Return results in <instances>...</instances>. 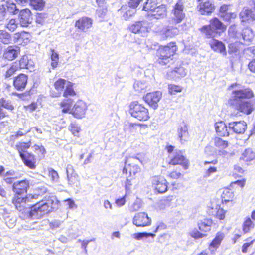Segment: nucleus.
Masks as SVG:
<instances>
[{
  "label": "nucleus",
  "instance_id": "de8ad7c7",
  "mask_svg": "<svg viewBox=\"0 0 255 255\" xmlns=\"http://www.w3.org/2000/svg\"><path fill=\"white\" fill-rule=\"evenodd\" d=\"M51 66L55 68L57 67L59 62V54L53 49L51 50Z\"/></svg>",
  "mask_w": 255,
  "mask_h": 255
},
{
  "label": "nucleus",
  "instance_id": "ddd939ff",
  "mask_svg": "<svg viewBox=\"0 0 255 255\" xmlns=\"http://www.w3.org/2000/svg\"><path fill=\"white\" fill-rule=\"evenodd\" d=\"M162 96L160 91L149 93L144 97V101L154 109L158 107V102Z\"/></svg>",
  "mask_w": 255,
  "mask_h": 255
},
{
  "label": "nucleus",
  "instance_id": "13d9d810",
  "mask_svg": "<svg viewBox=\"0 0 255 255\" xmlns=\"http://www.w3.org/2000/svg\"><path fill=\"white\" fill-rule=\"evenodd\" d=\"M28 57L26 55L23 56L19 61V68L21 69H24L27 68L28 65Z\"/></svg>",
  "mask_w": 255,
  "mask_h": 255
},
{
  "label": "nucleus",
  "instance_id": "ea45409f",
  "mask_svg": "<svg viewBox=\"0 0 255 255\" xmlns=\"http://www.w3.org/2000/svg\"><path fill=\"white\" fill-rule=\"evenodd\" d=\"M224 238V234L221 232H218L215 238L210 243V246L214 248H217L220 244L221 241Z\"/></svg>",
  "mask_w": 255,
  "mask_h": 255
},
{
  "label": "nucleus",
  "instance_id": "f704fd0d",
  "mask_svg": "<svg viewBox=\"0 0 255 255\" xmlns=\"http://www.w3.org/2000/svg\"><path fill=\"white\" fill-rule=\"evenodd\" d=\"M157 6V0H147L144 4L143 10L150 11L151 13Z\"/></svg>",
  "mask_w": 255,
  "mask_h": 255
},
{
  "label": "nucleus",
  "instance_id": "338daca9",
  "mask_svg": "<svg viewBox=\"0 0 255 255\" xmlns=\"http://www.w3.org/2000/svg\"><path fill=\"white\" fill-rule=\"evenodd\" d=\"M141 206L140 200L137 199L134 203L130 206V209L131 211H136L138 210Z\"/></svg>",
  "mask_w": 255,
  "mask_h": 255
},
{
  "label": "nucleus",
  "instance_id": "6ab92c4d",
  "mask_svg": "<svg viewBox=\"0 0 255 255\" xmlns=\"http://www.w3.org/2000/svg\"><path fill=\"white\" fill-rule=\"evenodd\" d=\"M241 22L255 20V6L252 8H244L239 14Z\"/></svg>",
  "mask_w": 255,
  "mask_h": 255
},
{
  "label": "nucleus",
  "instance_id": "864d4df0",
  "mask_svg": "<svg viewBox=\"0 0 255 255\" xmlns=\"http://www.w3.org/2000/svg\"><path fill=\"white\" fill-rule=\"evenodd\" d=\"M172 73L174 75L177 74L178 77H183L186 75L187 71L183 67H179L175 68Z\"/></svg>",
  "mask_w": 255,
  "mask_h": 255
},
{
  "label": "nucleus",
  "instance_id": "f3484780",
  "mask_svg": "<svg viewBox=\"0 0 255 255\" xmlns=\"http://www.w3.org/2000/svg\"><path fill=\"white\" fill-rule=\"evenodd\" d=\"M169 164L173 165H181L186 170L189 166L188 160L183 155L181 151L176 152L174 157L171 159Z\"/></svg>",
  "mask_w": 255,
  "mask_h": 255
},
{
  "label": "nucleus",
  "instance_id": "20e7f679",
  "mask_svg": "<svg viewBox=\"0 0 255 255\" xmlns=\"http://www.w3.org/2000/svg\"><path fill=\"white\" fill-rule=\"evenodd\" d=\"M28 205L31 209L29 212V216L33 219L41 218L44 215L52 211L51 207H49L43 200Z\"/></svg>",
  "mask_w": 255,
  "mask_h": 255
},
{
  "label": "nucleus",
  "instance_id": "4468645a",
  "mask_svg": "<svg viewBox=\"0 0 255 255\" xmlns=\"http://www.w3.org/2000/svg\"><path fill=\"white\" fill-rule=\"evenodd\" d=\"M129 29L132 33L145 36L148 32L147 22L146 21H137L130 26Z\"/></svg>",
  "mask_w": 255,
  "mask_h": 255
},
{
  "label": "nucleus",
  "instance_id": "6e6552de",
  "mask_svg": "<svg viewBox=\"0 0 255 255\" xmlns=\"http://www.w3.org/2000/svg\"><path fill=\"white\" fill-rule=\"evenodd\" d=\"M141 162V160L137 156H132L128 158L125 161V166L123 170L124 173L127 174L129 170L130 176H134L140 171V167L136 164L138 162Z\"/></svg>",
  "mask_w": 255,
  "mask_h": 255
},
{
  "label": "nucleus",
  "instance_id": "052dcab7",
  "mask_svg": "<svg viewBox=\"0 0 255 255\" xmlns=\"http://www.w3.org/2000/svg\"><path fill=\"white\" fill-rule=\"evenodd\" d=\"M190 235L195 239L202 238L206 236V234L200 233L197 229H194L190 232Z\"/></svg>",
  "mask_w": 255,
  "mask_h": 255
},
{
  "label": "nucleus",
  "instance_id": "e433bc0d",
  "mask_svg": "<svg viewBox=\"0 0 255 255\" xmlns=\"http://www.w3.org/2000/svg\"><path fill=\"white\" fill-rule=\"evenodd\" d=\"M255 157L254 153L251 149H247L242 154L240 159L245 161H250L252 160Z\"/></svg>",
  "mask_w": 255,
  "mask_h": 255
},
{
  "label": "nucleus",
  "instance_id": "69168bd1",
  "mask_svg": "<svg viewBox=\"0 0 255 255\" xmlns=\"http://www.w3.org/2000/svg\"><path fill=\"white\" fill-rule=\"evenodd\" d=\"M46 18V14L45 13H37L36 18V22L40 25L43 24Z\"/></svg>",
  "mask_w": 255,
  "mask_h": 255
},
{
  "label": "nucleus",
  "instance_id": "b1692460",
  "mask_svg": "<svg viewBox=\"0 0 255 255\" xmlns=\"http://www.w3.org/2000/svg\"><path fill=\"white\" fill-rule=\"evenodd\" d=\"M28 77L24 74H20L13 81V85L18 90H23L27 83Z\"/></svg>",
  "mask_w": 255,
  "mask_h": 255
},
{
  "label": "nucleus",
  "instance_id": "09e8293b",
  "mask_svg": "<svg viewBox=\"0 0 255 255\" xmlns=\"http://www.w3.org/2000/svg\"><path fill=\"white\" fill-rule=\"evenodd\" d=\"M215 145L222 149H225L228 146V142L226 141L223 140L220 138L216 137L214 139Z\"/></svg>",
  "mask_w": 255,
  "mask_h": 255
},
{
  "label": "nucleus",
  "instance_id": "c756f323",
  "mask_svg": "<svg viewBox=\"0 0 255 255\" xmlns=\"http://www.w3.org/2000/svg\"><path fill=\"white\" fill-rule=\"evenodd\" d=\"M177 136L181 144H183L185 142L187 141L189 134L188 128L185 125L178 127L177 129Z\"/></svg>",
  "mask_w": 255,
  "mask_h": 255
},
{
  "label": "nucleus",
  "instance_id": "e2e57ef3",
  "mask_svg": "<svg viewBox=\"0 0 255 255\" xmlns=\"http://www.w3.org/2000/svg\"><path fill=\"white\" fill-rule=\"evenodd\" d=\"M237 15L234 12H228L224 14H221V17L225 21H230L231 19L236 18Z\"/></svg>",
  "mask_w": 255,
  "mask_h": 255
},
{
  "label": "nucleus",
  "instance_id": "5701e85b",
  "mask_svg": "<svg viewBox=\"0 0 255 255\" xmlns=\"http://www.w3.org/2000/svg\"><path fill=\"white\" fill-rule=\"evenodd\" d=\"M148 79L145 80H138L133 84V88L138 93L145 92L150 87V82L152 78L148 76Z\"/></svg>",
  "mask_w": 255,
  "mask_h": 255
},
{
  "label": "nucleus",
  "instance_id": "5fc2aeb1",
  "mask_svg": "<svg viewBox=\"0 0 255 255\" xmlns=\"http://www.w3.org/2000/svg\"><path fill=\"white\" fill-rule=\"evenodd\" d=\"M136 13V9L130 8L127 10L123 15L122 17L126 20H128L130 17L133 16Z\"/></svg>",
  "mask_w": 255,
  "mask_h": 255
},
{
  "label": "nucleus",
  "instance_id": "2eb2a0df",
  "mask_svg": "<svg viewBox=\"0 0 255 255\" xmlns=\"http://www.w3.org/2000/svg\"><path fill=\"white\" fill-rule=\"evenodd\" d=\"M93 25V20L88 17H82L75 22V27L77 28L80 31L86 32Z\"/></svg>",
  "mask_w": 255,
  "mask_h": 255
},
{
  "label": "nucleus",
  "instance_id": "f257e3e1",
  "mask_svg": "<svg viewBox=\"0 0 255 255\" xmlns=\"http://www.w3.org/2000/svg\"><path fill=\"white\" fill-rule=\"evenodd\" d=\"M232 90L228 101L229 105L235 109L246 115L250 114L254 110L255 101L251 98L253 93L249 88H243L237 83H233L229 88Z\"/></svg>",
  "mask_w": 255,
  "mask_h": 255
},
{
  "label": "nucleus",
  "instance_id": "393cba45",
  "mask_svg": "<svg viewBox=\"0 0 255 255\" xmlns=\"http://www.w3.org/2000/svg\"><path fill=\"white\" fill-rule=\"evenodd\" d=\"M215 128L219 136H228L230 133L229 128L225 123L222 121L216 123Z\"/></svg>",
  "mask_w": 255,
  "mask_h": 255
},
{
  "label": "nucleus",
  "instance_id": "c03bdc74",
  "mask_svg": "<svg viewBox=\"0 0 255 255\" xmlns=\"http://www.w3.org/2000/svg\"><path fill=\"white\" fill-rule=\"evenodd\" d=\"M254 225L250 218H247L243 224V231L245 233L249 232L254 228Z\"/></svg>",
  "mask_w": 255,
  "mask_h": 255
},
{
  "label": "nucleus",
  "instance_id": "39448f33",
  "mask_svg": "<svg viewBox=\"0 0 255 255\" xmlns=\"http://www.w3.org/2000/svg\"><path fill=\"white\" fill-rule=\"evenodd\" d=\"M129 106V113L132 117L140 121H146L149 118L148 110L143 105L135 101Z\"/></svg>",
  "mask_w": 255,
  "mask_h": 255
},
{
  "label": "nucleus",
  "instance_id": "6e6d98bb",
  "mask_svg": "<svg viewBox=\"0 0 255 255\" xmlns=\"http://www.w3.org/2000/svg\"><path fill=\"white\" fill-rule=\"evenodd\" d=\"M125 128L128 129L130 132H134L137 130L138 128L140 127V124L128 122L125 124Z\"/></svg>",
  "mask_w": 255,
  "mask_h": 255
},
{
  "label": "nucleus",
  "instance_id": "58836bf2",
  "mask_svg": "<svg viewBox=\"0 0 255 255\" xmlns=\"http://www.w3.org/2000/svg\"><path fill=\"white\" fill-rule=\"evenodd\" d=\"M30 5L34 9L41 10L45 5V2L43 0H30Z\"/></svg>",
  "mask_w": 255,
  "mask_h": 255
},
{
  "label": "nucleus",
  "instance_id": "774afa93",
  "mask_svg": "<svg viewBox=\"0 0 255 255\" xmlns=\"http://www.w3.org/2000/svg\"><path fill=\"white\" fill-rule=\"evenodd\" d=\"M6 13L7 11L4 4L0 5V21L5 18Z\"/></svg>",
  "mask_w": 255,
  "mask_h": 255
},
{
  "label": "nucleus",
  "instance_id": "7c9ffc66",
  "mask_svg": "<svg viewBox=\"0 0 255 255\" xmlns=\"http://www.w3.org/2000/svg\"><path fill=\"white\" fill-rule=\"evenodd\" d=\"M151 14L155 18L157 19L164 18L166 16L165 5H161L156 6Z\"/></svg>",
  "mask_w": 255,
  "mask_h": 255
},
{
  "label": "nucleus",
  "instance_id": "9d476101",
  "mask_svg": "<svg viewBox=\"0 0 255 255\" xmlns=\"http://www.w3.org/2000/svg\"><path fill=\"white\" fill-rule=\"evenodd\" d=\"M32 13L29 9L25 8L20 10L18 13V21L21 27H28L32 23Z\"/></svg>",
  "mask_w": 255,
  "mask_h": 255
},
{
  "label": "nucleus",
  "instance_id": "412c9836",
  "mask_svg": "<svg viewBox=\"0 0 255 255\" xmlns=\"http://www.w3.org/2000/svg\"><path fill=\"white\" fill-rule=\"evenodd\" d=\"M214 5L210 0L202 2L197 6L198 11L202 15L211 14L214 10Z\"/></svg>",
  "mask_w": 255,
  "mask_h": 255
},
{
  "label": "nucleus",
  "instance_id": "aec40b11",
  "mask_svg": "<svg viewBox=\"0 0 255 255\" xmlns=\"http://www.w3.org/2000/svg\"><path fill=\"white\" fill-rule=\"evenodd\" d=\"M20 157L26 166L32 169H35L36 160L33 154L28 152H24V153L20 154Z\"/></svg>",
  "mask_w": 255,
  "mask_h": 255
},
{
  "label": "nucleus",
  "instance_id": "473e14b6",
  "mask_svg": "<svg viewBox=\"0 0 255 255\" xmlns=\"http://www.w3.org/2000/svg\"><path fill=\"white\" fill-rule=\"evenodd\" d=\"M73 104V101L71 98L64 99L60 103L62 112L64 113H69L71 111V107Z\"/></svg>",
  "mask_w": 255,
  "mask_h": 255
},
{
  "label": "nucleus",
  "instance_id": "37998d69",
  "mask_svg": "<svg viewBox=\"0 0 255 255\" xmlns=\"http://www.w3.org/2000/svg\"><path fill=\"white\" fill-rule=\"evenodd\" d=\"M76 95V93L73 88V84L69 82L66 85V89L63 93V96L67 97L68 96H73Z\"/></svg>",
  "mask_w": 255,
  "mask_h": 255
},
{
  "label": "nucleus",
  "instance_id": "bf43d9fd",
  "mask_svg": "<svg viewBox=\"0 0 255 255\" xmlns=\"http://www.w3.org/2000/svg\"><path fill=\"white\" fill-rule=\"evenodd\" d=\"M10 35L5 32H1L0 34V41L4 44H8L10 41Z\"/></svg>",
  "mask_w": 255,
  "mask_h": 255
},
{
  "label": "nucleus",
  "instance_id": "4be33fe9",
  "mask_svg": "<svg viewBox=\"0 0 255 255\" xmlns=\"http://www.w3.org/2000/svg\"><path fill=\"white\" fill-rule=\"evenodd\" d=\"M29 186V182L26 180L14 182L13 185V190L18 195H21L27 191V187Z\"/></svg>",
  "mask_w": 255,
  "mask_h": 255
},
{
  "label": "nucleus",
  "instance_id": "79ce46f5",
  "mask_svg": "<svg viewBox=\"0 0 255 255\" xmlns=\"http://www.w3.org/2000/svg\"><path fill=\"white\" fill-rule=\"evenodd\" d=\"M131 236L132 238L137 240H140L144 237L147 238L148 237H151L153 238L155 237V234L151 233L139 232L133 234Z\"/></svg>",
  "mask_w": 255,
  "mask_h": 255
},
{
  "label": "nucleus",
  "instance_id": "4c0bfd02",
  "mask_svg": "<svg viewBox=\"0 0 255 255\" xmlns=\"http://www.w3.org/2000/svg\"><path fill=\"white\" fill-rule=\"evenodd\" d=\"M4 5L6 7L7 12L13 15H16L19 13L20 10L17 8L14 3H10L7 1Z\"/></svg>",
  "mask_w": 255,
  "mask_h": 255
},
{
  "label": "nucleus",
  "instance_id": "c85d7f7f",
  "mask_svg": "<svg viewBox=\"0 0 255 255\" xmlns=\"http://www.w3.org/2000/svg\"><path fill=\"white\" fill-rule=\"evenodd\" d=\"M156 32L163 35L165 37H172L178 33V30L175 27L167 26L166 27H163L161 30H156Z\"/></svg>",
  "mask_w": 255,
  "mask_h": 255
},
{
  "label": "nucleus",
  "instance_id": "c9c22d12",
  "mask_svg": "<svg viewBox=\"0 0 255 255\" xmlns=\"http://www.w3.org/2000/svg\"><path fill=\"white\" fill-rule=\"evenodd\" d=\"M234 197L233 192L229 189H224L222 195V200L223 202L231 201Z\"/></svg>",
  "mask_w": 255,
  "mask_h": 255
},
{
  "label": "nucleus",
  "instance_id": "680f3d73",
  "mask_svg": "<svg viewBox=\"0 0 255 255\" xmlns=\"http://www.w3.org/2000/svg\"><path fill=\"white\" fill-rule=\"evenodd\" d=\"M49 176L53 182H57L59 180V175L58 173L54 169H51L49 171Z\"/></svg>",
  "mask_w": 255,
  "mask_h": 255
},
{
  "label": "nucleus",
  "instance_id": "f8f14e48",
  "mask_svg": "<svg viewBox=\"0 0 255 255\" xmlns=\"http://www.w3.org/2000/svg\"><path fill=\"white\" fill-rule=\"evenodd\" d=\"M132 223L137 227H145L151 224V219L146 213L140 212L134 215Z\"/></svg>",
  "mask_w": 255,
  "mask_h": 255
},
{
  "label": "nucleus",
  "instance_id": "a878e982",
  "mask_svg": "<svg viewBox=\"0 0 255 255\" xmlns=\"http://www.w3.org/2000/svg\"><path fill=\"white\" fill-rule=\"evenodd\" d=\"M2 108H4L8 110L12 111L14 109V106H13L11 101L9 100L6 99L5 98H1L0 99V119L2 117H4L6 115V113ZM0 124H1V123Z\"/></svg>",
  "mask_w": 255,
  "mask_h": 255
},
{
  "label": "nucleus",
  "instance_id": "1a4fd4ad",
  "mask_svg": "<svg viewBox=\"0 0 255 255\" xmlns=\"http://www.w3.org/2000/svg\"><path fill=\"white\" fill-rule=\"evenodd\" d=\"M19 195L15 196L13 199V203L16 208L19 211H23L25 208H29L30 202H33L32 200L37 198V195L29 194L25 197H19Z\"/></svg>",
  "mask_w": 255,
  "mask_h": 255
},
{
  "label": "nucleus",
  "instance_id": "a211bd4d",
  "mask_svg": "<svg viewBox=\"0 0 255 255\" xmlns=\"http://www.w3.org/2000/svg\"><path fill=\"white\" fill-rule=\"evenodd\" d=\"M246 124L244 121L232 122L229 123L228 128L232 132L237 134L243 133L246 128Z\"/></svg>",
  "mask_w": 255,
  "mask_h": 255
},
{
  "label": "nucleus",
  "instance_id": "603ef678",
  "mask_svg": "<svg viewBox=\"0 0 255 255\" xmlns=\"http://www.w3.org/2000/svg\"><path fill=\"white\" fill-rule=\"evenodd\" d=\"M168 90L170 94L175 95L178 92H181L182 88L178 85L169 84L168 85Z\"/></svg>",
  "mask_w": 255,
  "mask_h": 255
},
{
  "label": "nucleus",
  "instance_id": "a19ab883",
  "mask_svg": "<svg viewBox=\"0 0 255 255\" xmlns=\"http://www.w3.org/2000/svg\"><path fill=\"white\" fill-rule=\"evenodd\" d=\"M69 81L65 79L60 78L55 82L54 86L55 89L59 92L63 91L64 88L66 87L67 83Z\"/></svg>",
  "mask_w": 255,
  "mask_h": 255
},
{
  "label": "nucleus",
  "instance_id": "8fccbe9b",
  "mask_svg": "<svg viewBox=\"0 0 255 255\" xmlns=\"http://www.w3.org/2000/svg\"><path fill=\"white\" fill-rule=\"evenodd\" d=\"M30 145L31 144L30 142L28 143L22 142L17 144L16 145V148L18 151L19 156L20 155V154L24 153V152H26V150L29 148Z\"/></svg>",
  "mask_w": 255,
  "mask_h": 255
},
{
  "label": "nucleus",
  "instance_id": "7ed1b4c3",
  "mask_svg": "<svg viewBox=\"0 0 255 255\" xmlns=\"http://www.w3.org/2000/svg\"><path fill=\"white\" fill-rule=\"evenodd\" d=\"M229 35L231 38L235 40V42H239L242 43L241 38L244 42H251L254 36L252 30L249 28H245L243 32L240 33L237 32L235 30V26H232L229 27L228 30Z\"/></svg>",
  "mask_w": 255,
  "mask_h": 255
},
{
  "label": "nucleus",
  "instance_id": "bb28decb",
  "mask_svg": "<svg viewBox=\"0 0 255 255\" xmlns=\"http://www.w3.org/2000/svg\"><path fill=\"white\" fill-rule=\"evenodd\" d=\"M209 44L214 51L219 52L223 55H226L225 46L222 42L213 39Z\"/></svg>",
  "mask_w": 255,
  "mask_h": 255
},
{
  "label": "nucleus",
  "instance_id": "dca6fc26",
  "mask_svg": "<svg viewBox=\"0 0 255 255\" xmlns=\"http://www.w3.org/2000/svg\"><path fill=\"white\" fill-rule=\"evenodd\" d=\"M152 183L155 189L159 193H163L167 190V182L165 179L161 177H154Z\"/></svg>",
  "mask_w": 255,
  "mask_h": 255
},
{
  "label": "nucleus",
  "instance_id": "3c124183",
  "mask_svg": "<svg viewBox=\"0 0 255 255\" xmlns=\"http://www.w3.org/2000/svg\"><path fill=\"white\" fill-rule=\"evenodd\" d=\"M69 129L74 136H78V134L81 130V128L79 125L75 122H72L69 126Z\"/></svg>",
  "mask_w": 255,
  "mask_h": 255
},
{
  "label": "nucleus",
  "instance_id": "0e129e2a",
  "mask_svg": "<svg viewBox=\"0 0 255 255\" xmlns=\"http://www.w3.org/2000/svg\"><path fill=\"white\" fill-rule=\"evenodd\" d=\"M107 10L106 7L98 8L96 11L97 15L101 19L104 18L106 14Z\"/></svg>",
  "mask_w": 255,
  "mask_h": 255
},
{
  "label": "nucleus",
  "instance_id": "9b49d317",
  "mask_svg": "<svg viewBox=\"0 0 255 255\" xmlns=\"http://www.w3.org/2000/svg\"><path fill=\"white\" fill-rule=\"evenodd\" d=\"M87 110V106L82 100L78 101L74 105L70 113L77 119H82L85 116Z\"/></svg>",
  "mask_w": 255,
  "mask_h": 255
},
{
  "label": "nucleus",
  "instance_id": "2f4dec72",
  "mask_svg": "<svg viewBox=\"0 0 255 255\" xmlns=\"http://www.w3.org/2000/svg\"><path fill=\"white\" fill-rule=\"evenodd\" d=\"M213 224L212 220L210 219H204L200 220L198 223L199 229L203 232H208L211 229Z\"/></svg>",
  "mask_w": 255,
  "mask_h": 255
},
{
  "label": "nucleus",
  "instance_id": "0eeeda50",
  "mask_svg": "<svg viewBox=\"0 0 255 255\" xmlns=\"http://www.w3.org/2000/svg\"><path fill=\"white\" fill-rule=\"evenodd\" d=\"M184 9L183 2L181 0H179L173 6L171 12V19L172 24L180 23L184 19L185 14Z\"/></svg>",
  "mask_w": 255,
  "mask_h": 255
},
{
  "label": "nucleus",
  "instance_id": "4d7b16f0",
  "mask_svg": "<svg viewBox=\"0 0 255 255\" xmlns=\"http://www.w3.org/2000/svg\"><path fill=\"white\" fill-rule=\"evenodd\" d=\"M19 68L18 65L17 64L15 63L13 64L9 69H8L6 72L5 76L6 77H10Z\"/></svg>",
  "mask_w": 255,
  "mask_h": 255
},
{
  "label": "nucleus",
  "instance_id": "72a5a7b5",
  "mask_svg": "<svg viewBox=\"0 0 255 255\" xmlns=\"http://www.w3.org/2000/svg\"><path fill=\"white\" fill-rule=\"evenodd\" d=\"M68 183L71 187H78L79 185V177L77 174L67 176Z\"/></svg>",
  "mask_w": 255,
  "mask_h": 255
},
{
  "label": "nucleus",
  "instance_id": "423d86ee",
  "mask_svg": "<svg viewBox=\"0 0 255 255\" xmlns=\"http://www.w3.org/2000/svg\"><path fill=\"white\" fill-rule=\"evenodd\" d=\"M225 30L224 25L217 18L211 19L210 21V24L203 26L201 28V31L204 34L206 37L211 38L216 36L217 30Z\"/></svg>",
  "mask_w": 255,
  "mask_h": 255
},
{
  "label": "nucleus",
  "instance_id": "49530a36",
  "mask_svg": "<svg viewBox=\"0 0 255 255\" xmlns=\"http://www.w3.org/2000/svg\"><path fill=\"white\" fill-rule=\"evenodd\" d=\"M18 25L19 23L15 19H11L6 24V27L8 30L13 32L18 28Z\"/></svg>",
  "mask_w": 255,
  "mask_h": 255
},
{
  "label": "nucleus",
  "instance_id": "cd10ccee",
  "mask_svg": "<svg viewBox=\"0 0 255 255\" xmlns=\"http://www.w3.org/2000/svg\"><path fill=\"white\" fill-rule=\"evenodd\" d=\"M20 52V48L16 46H9L4 54L5 58L12 60L15 59Z\"/></svg>",
  "mask_w": 255,
  "mask_h": 255
},
{
  "label": "nucleus",
  "instance_id": "a18cd8bd",
  "mask_svg": "<svg viewBox=\"0 0 255 255\" xmlns=\"http://www.w3.org/2000/svg\"><path fill=\"white\" fill-rule=\"evenodd\" d=\"M58 200L54 196H51L48 200L44 201V203L48 205L49 207H51V210L57 208L58 207Z\"/></svg>",
  "mask_w": 255,
  "mask_h": 255
},
{
  "label": "nucleus",
  "instance_id": "f03ea898",
  "mask_svg": "<svg viewBox=\"0 0 255 255\" xmlns=\"http://www.w3.org/2000/svg\"><path fill=\"white\" fill-rule=\"evenodd\" d=\"M176 50V46L173 43L160 47L157 51V56L159 57V63L162 65H166L172 60L171 57L174 55Z\"/></svg>",
  "mask_w": 255,
  "mask_h": 255
}]
</instances>
